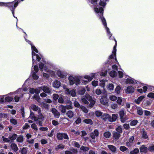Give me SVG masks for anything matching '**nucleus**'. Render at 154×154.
Listing matches in <instances>:
<instances>
[{
    "label": "nucleus",
    "mask_w": 154,
    "mask_h": 154,
    "mask_svg": "<svg viewBox=\"0 0 154 154\" xmlns=\"http://www.w3.org/2000/svg\"><path fill=\"white\" fill-rule=\"evenodd\" d=\"M57 139L60 140H62L63 138L66 140H68L69 139L67 134L66 133H58L57 134Z\"/></svg>",
    "instance_id": "2"
},
{
    "label": "nucleus",
    "mask_w": 154,
    "mask_h": 154,
    "mask_svg": "<svg viewBox=\"0 0 154 154\" xmlns=\"http://www.w3.org/2000/svg\"><path fill=\"white\" fill-rule=\"evenodd\" d=\"M82 100L83 103H84L86 104H89L88 102L87 101V100L86 98H83L82 99Z\"/></svg>",
    "instance_id": "60"
},
{
    "label": "nucleus",
    "mask_w": 154,
    "mask_h": 154,
    "mask_svg": "<svg viewBox=\"0 0 154 154\" xmlns=\"http://www.w3.org/2000/svg\"><path fill=\"white\" fill-rule=\"evenodd\" d=\"M149 149L150 152H152L154 151V145L152 146H149Z\"/></svg>",
    "instance_id": "64"
},
{
    "label": "nucleus",
    "mask_w": 154,
    "mask_h": 154,
    "mask_svg": "<svg viewBox=\"0 0 154 154\" xmlns=\"http://www.w3.org/2000/svg\"><path fill=\"white\" fill-rule=\"evenodd\" d=\"M109 100L106 95H104L100 99V103L103 105H106L108 104Z\"/></svg>",
    "instance_id": "3"
},
{
    "label": "nucleus",
    "mask_w": 154,
    "mask_h": 154,
    "mask_svg": "<svg viewBox=\"0 0 154 154\" xmlns=\"http://www.w3.org/2000/svg\"><path fill=\"white\" fill-rule=\"evenodd\" d=\"M31 128L35 131H37L38 130L37 126L35 123H33L32 124Z\"/></svg>",
    "instance_id": "55"
},
{
    "label": "nucleus",
    "mask_w": 154,
    "mask_h": 154,
    "mask_svg": "<svg viewBox=\"0 0 154 154\" xmlns=\"http://www.w3.org/2000/svg\"><path fill=\"white\" fill-rule=\"evenodd\" d=\"M112 121H113V122H115L116 120V119L118 117V114H112Z\"/></svg>",
    "instance_id": "38"
},
{
    "label": "nucleus",
    "mask_w": 154,
    "mask_h": 154,
    "mask_svg": "<svg viewBox=\"0 0 154 154\" xmlns=\"http://www.w3.org/2000/svg\"><path fill=\"white\" fill-rule=\"evenodd\" d=\"M123 127L124 129L126 130L129 129L130 127L128 124H124L123 125Z\"/></svg>",
    "instance_id": "50"
},
{
    "label": "nucleus",
    "mask_w": 154,
    "mask_h": 154,
    "mask_svg": "<svg viewBox=\"0 0 154 154\" xmlns=\"http://www.w3.org/2000/svg\"><path fill=\"white\" fill-rule=\"evenodd\" d=\"M119 149L120 151L123 152H124L125 151H128V149L124 146H120Z\"/></svg>",
    "instance_id": "31"
},
{
    "label": "nucleus",
    "mask_w": 154,
    "mask_h": 154,
    "mask_svg": "<svg viewBox=\"0 0 154 154\" xmlns=\"http://www.w3.org/2000/svg\"><path fill=\"white\" fill-rule=\"evenodd\" d=\"M139 152V150L138 149L135 148L133 150L130 152V154H137Z\"/></svg>",
    "instance_id": "26"
},
{
    "label": "nucleus",
    "mask_w": 154,
    "mask_h": 154,
    "mask_svg": "<svg viewBox=\"0 0 154 154\" xmlns=\"http://www.w3.org/2000/svg\"><path fill=\"white\" fill-rule=\"evenodd\" d=\"M27 150L26 148L23 147L21 151V154H26L27 153Z\"/></svg>",
    "instance_id": "41"
},
{
    "label": "nucleus",
    "mask_w": 154,
    "mask_h": 154,
    "mask_svg": "<svg viewBox=\"0 0 154 154\" xmlns=\"http://www.w3.org/2000/svg\"><path fill=\"white\" fill-rule=\"evenodd\" d=\"M104 136L107 138H109L111 136V133L109 131H106L104 133Z\"/></svg>",
    "instance_id": "28"
},
{
    "label": "nucleus",
    "mask_w": 154,
    "mask_h": 154,
    "mask_svg": "<svg viewBox=\"0 0 154 154\" xmlns=\"http://www.w3.org/2000/svg\"><path fill=\"white\" fill-rule=\"evenodd\" d=\"M80 149L82 150L84 152L88 151L89 149V148L88 147L82 146L81 147Z\"/></svg>",
    "instance_id": "34"
},
{
    "label": "nucleus",
    "mask_w": 154,
    "mask_h": 154,
    "mask_svg": "<svg viewBox=\"0 0 154 154\" xmlns=\"http://www.w3.org/2000/svg\"><path fill=\"white\" fill-rule=\"evenodd\" d=\"M73 104L74 106L75 107L80 108L82 105H81L80 103L76 100H75L74 103Z\"/></svg>",
    "instance_id": "29"
},
{
    "label": "nucleus",
    "mask_w": 154,
    "mask_h": 154,
    "mask_svg": "<svg viewBox=\"0 0 154 154\" xmlns=\"http://www.w3.org/2000/svg\"><path fill=\"white\" fill-rule=\"evenodd\" d=\"M30 42V44L31 46L32 51H35L38 53V50L37 49L35 46L33 45L32 43L31 42Z\"/></svg>",
    "instance_id": "23"
},
{
    "label": "nucleus",
    "mask_w": 154,
    "mask_h": 154,
    "mask_svg": "<svg viewBox=\"0 0 154 154\" xmlns=\"http://www.w3.org/2000/svg\"><path fill=\"white\" fill-rule=\"evenodd\" d=\"M99 18L101 20L102 23L104 27L105 28L107 27V23L106 20L105 18L103 17V13L102 14H99Z\"/></svg>",
    "instance_id": "5"
},
{
    "label": "nucleus",
    "mask_w": 154,
    "mask_h": 154,
    "mask_svg": "<svg viewBox=\"0 0 154 154\" xmlns=\"http://www.w3.org/2000/svg\"><path fill=\"white\" fill-rule=\"evenodd\" d=\"M85 97L86 99L89 101H90L92 99V97L89 94H86V95Z\"/></svg>",
    "instance_id": "59"
},
{
    "label": "nucleus",
    "mask_w": 154,
    "mask_h": 154,
    "mask_svg": "<svg viewBox=\"0 0 154 154\" xmlns=\"http://www.w3.org/2000/svg\"><path fill=\"white\" fill-rule=\"evenodd\" d=\"M21 115L23 117H24V114H25V112H24V107H22L21 108Z\"/></svg>",
    "instance_id": "56"
},
{
    "label": "nucleus",
    "mask_w": 154,
    "mask_h": 154,
    "mask_svg": "<svg viewBox=\"0 0 154 154\" xmlns=\"http://www.w3.org/2000/svg\"><path fill=\"white\" fill-rule=\"evenodd\" d=\"M39 67L40 70H42L44 67V64L42 62H40L39 64Z\"/></svg>",
    "instance_id": "58"
},
{
    "label": "nucleus",
    "mask_w": 154,
    "mask_h": 154,
    "mask_svg": "<svg viewBox=\"0 0 154 154\" xmlns=\"http://www.w3.org/2000/svg\"><path fill=\"white\" fill-rule=\"evenodd\" d=\"M57 74L59 77L62 79L64 78L66 76L60 71H58L57 72Z\"/></svg>",
    "instance_id": "20"
},
{
    "label": "nucleus",
    "mask_w": 154,
    "mask_h": 154,
    "mask_svg": "<svg viewBox=\"0 0 154 154\" xmlns=\"http://www.w3.org/2000/svg\"><path fill=\"white\" fill-rule=\"evenodd\" d=\"M11 122L14 125H16L17 124V120L14 119H11L10 120Z\"/></svg>",
    "instance_id": "51"
},
{
    "label": "nucleus",
    "mask_w": 154,
    "mask_h": 154,
    "mask_svg": "<svg viewBox=\"0 0 154 154\" xmlns=\"http://www.w3.org/2000/svg\"><path fill=\"white\" fill-rule=\"evenodd\" d=\"M32 77L33 79L35 80H37L38 78V76L36 74L35 72H33L32 73Z\"/></svg>",
    "instance_id": "48"
},
{
    "label": "nucleus",
    "mask_w": 154,
    "mask_h": 154,
    "mask_svg": "<svg viewBox=\"0 0 154 154\" xmlns=\"http://www.w3.org/2000/svg\"><path fill=\"white\" fill-rule=\"evenodd\" d=\"M53 99L55 101L57 100L59 97L58 94H53Z\"/></svg>",
    "instance_id": "53"
},
{
    "label": "nucleus",
    "mask_w": 154,
    "mask_h": 154,
    "mask_svg": "<svg viewBox=\"0 0 154 154\" xmlns=\"http://www.w3.org/2000/svg\"><path fill=\"white\" fill-rule=\"evenodd\" d=\"M60 110L62 113H65L66 112V107L63 105H61L60 107Z\"/></svg>",
    "instance_id": "24"
},
{
    "label": "nucleus",
    "mask_w": 154,
    "mask_h": 154,
    "mask_svg": "<svg viewBox=\"0 0 154 154\" xmlns=\"http://www.w3.org/2000/svg\"><path fill=\"white\" fill-rule=\"evenodd\" d=\"M75 78L72 76H69L68 78V80L69 81V84L70 85H72L75 83Z\"/></svg>",
    "instance_id": "12"
},
{
    "label": "nucleus",
    "mask_w": 154,
    "mask_h": 154,
    "mask_svg": "<svg viewBox=\"0 0 154 154\" xmlns=\"http://www.w3.org/2000/svg\"><path fill=\"white\" fill-rule=\"evenodd\" d=\"M142 137L145 139H147L148 138V136L147 135V132L145 131V129L143 128L142 129Z\"/></svg>",
    "instance_id": "13"
},
{
    "label": "nucleus",
    "mask_w": 154,
    "mask_h": 154,
    "mask_svg": "<svg viewBox=\"0 0 154 154\" xmlns=\"http://www.w3.org/2000/svg\"><path fill=\"white\" fill-rule=\"evenodd\" d=\"M13 97L8 96L5 98V102H10L11 101L13 100Z\"/></svg>",
    "instance_id": "22"
},
{
    "label": "nucleus",
    "mask_w": 154,
    "mask_h": 154,
    "mask_svg": "<svg viewBox=\"0 0 154 154\" xmlns=\"http://www.w3.org/2000/svg\"><path fill=\"white\" fill-rule=\"evenodd\" d=\"M83 122L86 124H90L91 125H92L93 123L92 120L89 119H87L84 120Z\"/></svg>",
    "instance_id": "19"
},
{
    "label": "nucleus",
    "mask_w": 154,
    "mask_h": 154,
    "mask_svg": "<svg viewBox=\"0 0 154 154\" xmlns=\"http://www.w3.org/2000/svg\"><path fill=\"white\" fill-rule=\"evenodd\" d=\"M138 121L136 119H134L130 123V125L131 126H135L138 123Z\"/></svg>",
    "instance_id": "36"
},
{
    "label": "nucleus",
    "mask_w": 154,
    "mask_h": 154,
    "mask_svg": "<svg viewBox=\"0 0 154 154\" xmlns=\"http://www.w3.org/2000/svg\"><path fill=\"white\" fill-rule=\"evenodd\" d=\"M99 131L97 129L94 130L93 132L91 133L90 134V137L93 139H95L96 137H97L99 136Z\"/></svg>",
    "instance_id": "4"
},
{
    "label": "nucleus",
    "mask_w": 154,
    "mask_h": 154,
    "mask_svg": "<svg viewBox=\"0 0 154 154\" xmlns=\"http://www.w3.org/2000/svg\"><path fill=\"white\" fill-rule=\"evenodd\" d=\"M122 98L120 97H118L116 102L119 105H121L122 106H123L124 105V103L122 104Z\"/></svg>",
    "instance_id": "37"
},
{
    "label": "nucleus",
    "mask_w": 154,
    "mask_h": 154,
    "mask_svg": "<svg viewBox=\"0 0 154 154\" xmlns=\"http://www.w3.org/2000/svg\"><path fill=\"white\" fill-rule=\"evenodd\" d=\"M36 54L34 51H32V64L33 65L34 63L35 62V60L33 58L34 56H36V54Z\"/></svg>",
    "instance_id": "44"
},
{
    "label": "nucleus",
    "mask_w": 154,
    "mask_h": 154,
    "mask_svg": "<svg viewBox=\"0 0 154 154\" xmlns=\"http://www.w3.org/2000/svg\"><path fill=\"white\" fill-rule=\"evenodd\" d=\"M125 115L124 111L123 110H121L119 112V116L120 118L123 117Z\"/></svg>",
    "instance_id": "54"
},
{
    "label": "nucleus",
    "mask_w": 154,
    "mask_h": 154,
    "mask_svg": "<svg viewBox=\"0 0 154 154\" xmlns=\"http://www.w3.org/2000/svg\"><path fill=\"white\" fill-rule=\"evenodd\" d=\"M17 141L19 143H22L23 141V137L22 135H20L18 137L17 139Z\"/></svg>",
    "instance_id": "30"
},
{
    "label": "nucleus",
    "mask_w": 154,
    "mask_h": 154,
    "mask_svg": "<svg viewBox=\"0 0 154 154\" xmlns=\"http://www.w3.org/2000/svg\"><path fill=\"white\" fill-rule=\"evenodd\" d=\"M80 108L81 109L82 111L85 113H87L88 112V110L84 106L82 105Z\"/></svg>",
    "instance_id": "32"
},
{
    "label": "nucleus",
    "mask_w": 154,
    "mask_h": 154,
    "mask_svg": "<svg viewBox=\"0 0 154 154\" xmlns=\"http://www.w3.org/2000/svg\"><path fill=\"white\" fill-rule=\"evenodd\" d=\"M118 73L119 75V77L120 78H122L123 76V73L121 71H118Z\"/></svg>",
    "instance_id": "61"
},
{
    "label": "nucleus",
    "mask_w": 154,
    "mask_h": 154,
    "mask_svg": "<svg viewBox=\"0 0 154 154\" xmlns=\"http://www.w3.org/2000/svg\"><path fill=\"white\" fill-rule=\"evenodd\" d=\"M81 119L80 117H78L75 122L76 124H78L81 123Z\"/></svg>",
    "instance_id": "57"
},
{
    "label": "nucleus",
    "mask_w": 154,
    "mask_h": 154,
    "mask_svg": "<svg viewBox=\"0 0 154 154\" xmlns=\"http://www.w3.org/2000/svg\"><path fill=\"white\" fill-rule=\"evenodd\" d=\"M58 102L60 103H63L64 102L63 98L62 97H60L58 98Z\"/></svg>",
    "instance_id": "63"
},
{
    "label": "nucleus",
    "mask_w": 154,
    "mask_h": 154,
    "mask_svg": "<svg viewBox=\"0 0 154 154\" xmlns=\"http://www.w3.org/2000/svg\"><path fill=\"white\" fill-rule=\"evenodd\" d=\"M126 82L127 84L129 83L130 84H133L134 83V81L131 79H126Z\"/></svg>",
    "instance_id": "47"
},
{
    "label": "nucleus",
    "mask_w": 154,
    "mask_h": 154,
    "mask_svg": "<svg viewBox=\"0 0 154 154\" xmlns=\"http://www.w3.org/2000/svg\"><path fill=\"white\" fill-rule=\"evenodd\" d=\"M61 85V83L57 80L54 81L53 83V86L56 88H59Z\"/></svg>",
    "instance_id": "8"
},
{
    "label": "nucleus",
    "mask_w": 154,
    "mask_h": 154,
    "mask_svg": "<svg viewBox=\"0 0 154 154\" xmlns=\"http://www.w3.org/2000/svg\"><path fill=\"white\" fill-rule=\"evenodd\" d=\"M121 136V134L117 132H113V137L115 140H117L119 139Z\"/></svg>",
    "instance_id": "14"
},
{
    "label": "nucleus",
    "mask_w": 154,
    "mask_h": 154,
    "mask_svg": "<svg viewBox=\"0 0 154 154\" xmlns=\"http://www.w3.org/2000/svg\"><path fill=\"white\" fill-rule=\"evenodd\" d=\"M11 148L14 151L16 152L18 150V148L16 144L15 143H12L11 145Z\"/></svg>",
    "instance_id": "21"
},
{
    "label": "nucleus",
    "mask_w": 154,
    "mask_h": 154,
    "mask_svg": "<svg viewBox=\"0 0 154 154\" xmlns=\"http://www.w3.org/2000/svg\"><path fill=\"white\" fill-rule=\"evenodd\" d=\"M75 83L76 85H78L80 84V82L79 79L78 78H75Z\"/></svg>",
    "instance_id": "52"
},
{
    "label": "nucleus",
    "mask_w": 154,
    "mask_h": 154,
    "mask_svg": "<svg viewBox=\"0 0 154 154\" xmlns=\"http://www.w3.org/2000/svg\"><path fill=\"white\" fill-rule=\"evenodd\" d=\"M137 114L140 116H142L143 115L142 109L140 107L137 109Z\"/></svg>",
    "instance_id": "27"
},
{
    "label": "nucleus",
    "mask_w": 154,
    "mask_h": 154,
    "mask_svg": "<svg viewBox=\"0 0 154 154\" xmlns=\"http://www.w3.org/2000/svg\"><path fill=\"white\" fill-rule=\"evenodd\" d=\"M145 96H141L139 97L137 100H135V102L137 104H139L140 103V102L145 98Z\"/></svg>",
    "instance_id": "16"
},
{
    "label": "nucleus",
    "mask_w": 154,
    "mask_h": 154,
    "mask_svg": "<svg viewBox=\"0 0 154 154\" xmlns=\"http://www.w3.org/2000/svg\"><path fill=\"white\" fill-rule=\"evenodd\" d=\"M42 90L45 93L49 94L51 92L49 88L47 86H43Z\"/></svg>",
    "instance_id": "18"
},
{
    "label": "nucleus",
    "mask_w": 154,
    "mask_h": 154,
    "mask_svg": "<svg viewBox=\"0 0 154 154\" xmlns=\"http://www.w3.org/2000/svg\"><path fill=\"white\" fill-rule=\"evenodd\" d=\"M51 111L55 117L57 118H58L59 117L60 113L55 108H52Z\"/></svg>",
    "instance_id": "7"
},
{
    "label": "nucleus",
    "mask_w": 154,
    "mask_h": 154,
    "mask_svg": "<svg viewBox=\"0 0 154 154\" xmlns=\"http://www.w3.org/2000/svg\"><path fill=\"white\" fill-rule=\"evenodd\" d=\"M108 147L113 152L115 153L116 152L117 148L115 146L113 145H108Z\"/></svg>",
    "instance_id": "10"
},
{
    "label": "nucleus",
    "mask_w": 154,
    "mask_h": 154,
    "mask_svg": "<svg viewBox=\"0 0 154 154\" xmlns=\"http://www.w3.org/2000/svg\"><path fill=\"white\" fill-rule=\"evenodd\" d=\"M147 96L148 97L152 98L154 100V93L152 92L149 93L148 94Z\"/></svg>",
    "instance_id": "49"
},
{
    "label": "nucleus",
    "mask_w": 154,
    "mask_h": 154,
    "mask_svg": "<svg viewBox=\"0 0 154 154\" xmlns=\"http://www.w3.org/2000/svg\"><path fill=\"white\" fill-rule=\"evenodd\" d=\"M96 116L97 117H100L102 116L103 113L101 112L97 111L95 112Z\"/></svg>",
    "instance_id": "42"
},
{
    "label": "nucleus",
    "mask_w": 154,
    "mask_h": 154,
    "mask_svg": "<svg viewBox=\"0 0 154 154\" xmlns=\"http://www.w3.org/2000/svg\"><path fill=\"white\" fill-rule=\"evenodd\" d=\"M113 39L115 42V44L113 48V50L112 51V53L114 54V55L115 57H116V46L117 45V42L114 38Z\"/></svg>",
    "instance_id": "11"
},
{
    "label": "nucleus",
    "mask_w": 154,
    "mask_h": 154,
    "mask_svg": "<svg viewBox=\"0 0 154 154\" xmlns=\"http://www.w3.org/2000/svg\"><path fill=\"white\" fill-rule=\"evenodd\" d=\"M91 76H89L88 75H85L84 77V78L88 79V82H90L92 80L94 76L95 75L94 73H92V74H91Z\"/></svg>",
    "instance_id": "17"
},
{
    "label": "nucleus",
    "mask_w": 154,
    "mask_h": 154,
    "mask_svg": "<svg viewBox=\"0 0 154 154\" xmlns=\"http://www.w3.org/2000/svg\"><path fill=\"white\" fill-rule=\"evenodd\" d=\"M116 72L114 70H112L110 72L109 75L111 77H114L116 75Z\"/></svg>",
    "instance_id": "33"
},
{
    "label": "nucleus",
    "mask_w": 154,
    "mask_h": 154,
    "mask_svg": "<svg viewBox=\"0 0 154 154\" xmlns=\"http://www.w3.org/2000/svg\"><path fill=\"white\" fill-rule=\"evenodd\" d=\"M134 91V87L131 86H128L127 88L126 92V93L131 94L133 93Z\"/></svg>",
    "instance_id": "9"
},
{
    "label": "nucleus",
    "mask_w": 154,
    "mask_h": 154,
    "mask_svg": "<svg viewBox=\"0 0 154 154\" xmlns=\"http://www.w3.org/2000/svg\"><path fill=\"white\" fill-rule=\"evenodd\" d=\"M108 114H104L102 115V118L104 121H106L107 119V117L109 116Z\"/></svg>",
    "instance_id": "45"
},
{
    "label": "nucleus",
    "mask_w": 154,
    "mask_h": 154,
    "mask_svg": "<svg viewBox=\"0 0 154 154\" xmlns=\"http://www.w3.org/2000/svg\"><path fill=\"white\" fill-rule=\"evenodd\" d=\"M31 107L32 110L35 111H37L39 109V107L38 106L34 104H32Z\"/></svg>",
    "instance_id": "25"
},
{
    "label": "nucleus",
    "mask_w": 154,
    "mask_h": 154,
    "mask_svg": "<svg viewBox=\"0 0 154 154\" xmlns=\"http://www.w3.org/2000/svg\"><path fill=\"white\" fill-rule=\"evenodd\" d=\"M121 90V87L120 86H117L115 89V91L117 94L120 93V91Z\"/></svg>",
    "instance_id": "39"
},
{
    "label": "nucleus",
    "mask_w": 154,
    "mask_h": 154,
    "mask_svg": "<svg viewBox=\"0 0 154 154\" xmlns=\"http://www.w3.org/2000/svg\"><path fill=\"white\" fill-rule=\"evenodd\" d=\"M17 135L15 134H13L12 135L11 137H9L10 139L11 140H15L17 137Z\"/></svg>",
    "instance_id": "40"
},
{
    "label": "nucleus",
    "mask_w": 154,
    "mask_h": 154,
    "mask_svg": "<svg viewBox=\"0 0 154 154\" xmlns=\"http://www.w3.org/2000/svg\"><path fill=\"white\" fill-rule=\"evenodd\" d=\"M42 106L46 109H48L49 108V105L47 103H43L42 104Z\"/></svg>",
    "instance_id": "46"
},
{
    "label": "nucleus",
    "mask_w": 154,
    "mask_h": 154,
    "mask_svg": "<svg viewBox=\"0 0 154 154\" xmlns=\"http://www.w3.org/2000/svg\"><path fill=\"white\" fill-rule=\"evenodd\" d=\"M117 132L119 133L120 134H122V129L120 126H119L116 129Z\"/></svg>",
    "instance_id": "35"
},
{
    "label": "nucleus",
    "mask_w": 154,
    "mask_h": 154,
    "mask_svg": "<svg viewBox=\"0 0 154 154\" xmlns=\"http://www.w3.org/2000/svg\"><path fill=\"white\" fill-rule=\"evenodd\" d=\"M140 152H143L145 154L147 153L148 151L150 152V150L149 149V147L147 148L146 147L145 145H142L139 148Z\"/></svg>",
    "instance_id": "6"
},
{
    "label": "nucleus",
    "mask_w": 154,
    "mask_h": 154,
    "mask_svg": "<svg viewBox=\"0 0 154 154\" xmlns=\"http://www.w3.org/2000/svg\"><path fill=\"white\" fill-rule=\"evenodd\" d=\"M15 4L14 0L13 2H0V6L7 7L11 11L14 17L15 18L14 16V10L17 6H15Z\"/></svg>",
    "instance_id": "1"
},
{
    "label": "nucleus",
    "mask_w": 154,
    "mask_h": 154,
    "mask_svg": "<svg viewBox=\"0 0 154 154\" xmlns=\"http://www.w3.org/2000/svg\"><path fill=\"white\" fill-rule=\"evenodd\" d=\"M89 101L90 102V103L89 105V106L91 107H93L95 103V101L92 99Z\"/></svg>",
    "instance_id": "43"
},
{
    "label": "nucleus",
    "mask_w": 154,
    "mask_h": 154,
    "mask_svg": "<svg viewBox=\"0 0 154 154\" xmlns=\"http://www.w3.org/2000/svg\"><path fill=\"white\" fill-rule=\"evenodd\" d=\"M67 116L69 118H72L74 116V113L72 110H69L66 112Z\"/></svg>",
    "instance_id": "15"
},
{
    "label": "nucleus",
    "mask_w": 154,
    "mask_h": 154,
    "mask_svg": "<svg viewBox=\"0 0 154 154\" xmlns=\"http://www.w3.org/2000/svg\"><path fill=\"white\" fill-rule=\"evenodd\" d=\"M20 97L18 95H16L14 97L15 101L16 102H18L19 101Z\"/></svg>",
    "instance_id": "62"
}]
</instances>
